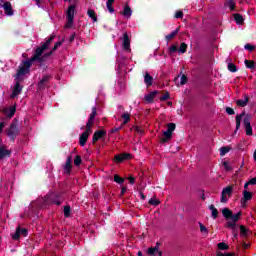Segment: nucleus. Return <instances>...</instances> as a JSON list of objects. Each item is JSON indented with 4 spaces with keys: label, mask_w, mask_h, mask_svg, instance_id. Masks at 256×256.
Segmentation results:
<instances>
[{
    "label": "nucleus",
    "mask_w": 256,
    "mask_h": 256,
    "mask_svg": "<svg viewBox=\"0 0 256 256\" xmlns=\"http://www.w3.org/2000/svg\"><path fill=\"white\" fill-rule=\"evenodd\" d=\"M252 199H253V193H251L250 191L244 190L242 201H244L245 203L247 201H251Z\"/></svg>",
    "instance_id": "393cba45"
},
{
    "label": "nucleus",
    "mask_w": 256,
    "mask_h": 256,
    "mask_svg": "<svg viewBox=\"0 0 256 256\" xmlns=\"http://www.w3.org/2000/svg\"><path fill=\"white\" fill-rule=\"evenodd\" d=\"M244 49H246V51H250V53H251V52L255 51V46L251 45V44H246L244 46Z\"/></svg>",
    "instance_id": "603ef678"
},
{
    "label": "nucleus",
    "mask_w": 256,
    "mask_h": 256,
    "mask_svg": "<svg viewBox=\"0 0 256 256\" xmlns=\"http://www.w3.org/2000/svg\"><path fill=\"white\" fill-rule=\"evenodd\" d=\"M87 15L90 17V19H92V21H94V23H97V14H95V10L89 9L87 11Z\"/></svg>",
    "instance_id": "2f4dec72"
},
{
    "label": "nucleus",
    "mask_w": 256,
    "mask_h": 256,
    "mask_svg": "<svg viewBox=\"0 0 256 256\" xmlns=\"http://www.w3.org/2000/svg\"><path fill=\"white\" fill-rule=\"evenodd\" d=\"M114 181L115 183H118V185L125 183V179L121 178L118 174L114 175Z\"/></svg>",
    "instance_id": "4c0bfd02"
},
{
    "label": "nucleus",
    "mask_w": 256,
    "mask_h": 256,
    "mask_svg": "<svg viewBox=\"0 0 256 256\" xmlns=\"http://www.w3.org/2000/svg\"><path fill=\"white\" fill-rule=\"evenodd\" d=\"M122 119H124V121L122 122V126L123 125H127V123H129V121H131V114H129V112H124L121 115Z\"/></svg>",
    "instance_id": "c756f323"
},
{
    "label": "nucleus",
    "mask_w": 256,
    "mask_h": 256,
    "mask_svg": "<svg viewBox=\"0 0 256 256\" xmlns=\"http://www.w3.org/2000/svg\"><path fill=\"white\" fill-rule=\"evenodd\" d=\"M149 205H153L154 207H157V205H160V201L157 200V199H153L151 198L149 201H148Z\"/></svg>",
    "instance_id": "49530a36"
},
{
    "label": "nucleus",
    "mask_w": 256,
    "mask_h": 256,
    "mask_svg": "<svg viewBox=\"0 0 256 256\" xmlns=\"http://www.w3.org/2000/svg\"><path fill=\"white\" fill-rule=\"evenodd\" d=\"M54 52H55V51L51 50L50 52L45 53L44 55L42 54L41 57H43V58H44V61H45V58H46V57H51V55H53Z\"/></svg>",
    "instance_id": "680f3d73"
},
{
    "label": "nucleus",
    "mask_w": 256,
    "mask_h": 256,
    "mask_svg": "<svg viewBox=\"0 0 256 256\" xmlns=\"http://www.w3.org/2000/svg\"><path fill=\"white\" fill-rule=\"evenodd\" d=\"M241 215H243V212L239 211L238 213L236 214H233L231 215L230 219L231 221H233L234 223H237V221H239Z\"/></svg>",
    "instance_id": "f704fd0d"
},
{
    "label": "nucleus",
    "mask_w": 256,
    "mask_h": 256,
    "mask_svg": "<svg viewBox=\"0 0 256 256\" xmlns=\"http://www.w3.org/2000/svg\"><path fill=\"white\" fill-rule=\"evenodd\" d=\"M159 95V91L155 90L150 92L149 94L144 96L145 101H147V103H153L155 101V97Z\"/></svg>",
    "instance_id": "dca6fc26"
},
{
    "label": "nucleus",
    "mask_w": 256,
    "mask_h": 256,
    "mask_svg": "<svg viewBox=\"0 0 256 256\" xmlns=\"http://www.w3.org/2000/svg\"><path fill=\"white\" fill-rule=\"evenodd\" d=\"M11 153V150H7L5 146L0 147V161H2V159H9Z\"/></svg>",
    "instance_id": "2eb2a0df"
},
{
    "label": "nucleus",
    "mask_w": 256,
    "mask_h": 256,
    "mask_svg": "<svg viewBox=\"0 0 256 256\" xmlns=\"http://www.w3.org/2000/svg\"><path fill=\"white\" fill-rule=\"evenodd\" d=\"M243 117H245V112L236 115V131H239V129H241V120L243 119Z\"/></svg>",
    "instance_id": "5701e85b"
},
{
    "label": "nucleus",
    "mask_w": 256,
    "mask_h": 256,
    "mask_svg": "<svg viewBox=\"0 0 256 256\" xmlns=\"http://www.w3.org/2000/svg\"><path fill=\"white\" fill-rule=\"evenodd\" d=\"M64 217H71V206H64Z\"/></svg>",
    "instance_id": "79ce46f5"
},
{
    "label": "nucleus",
    "mask_w": 256,
    "mask_h": 256,
    "mask_svg": "<svg viewBox=\"0 0 256 256\" xmlns=\"http://www.w3.org/2000/svg\"><path fill=\"white\" fill-rule=\"evenodd\" d=\"M233 211H231V209L229 208H223L222 209V215L223 217L229 221V219H231V215H232Z\"/></svg>",
    "instance_id": "bb28decb"
},
{
    "label": "nucleus",
    "mask_w": 256,
    "mask_h": 256,
    "mask_svg": "<svg viewBox=\"0 0 256 256\" xmlns=\"http://www.w3.org/2000/svg\"><path fill=\"white\" fill-rule=\"evenodd\" d=\"M199 227H200L201 233H209V230L205 225H203V223L199 222Z\"/></svg>",
    "instance_id": "8fccbe9b"
},
{
    "label": "nucleus",
    "mask_w": 256,
    "mask_h": 256,
    "mask_svg": "<svg viewBox=\"0 0 256 256\" xmlns=\"http://www.w3.org/2000/svg\"><path fill=\"white\" fill-rule=\"evenodd\" d=\"M247 103H249V95L247 94L244 95V100L242 99L236 100V105L238 107H247Z\"/></svg>",
    "instance_id": "6ab92c4d"
},
{
    "label": "nucleus",
    "mask_w": 256,
    "mask_h": 256,
    "mask_svg": "<svg viewBox=\"0 0 256 256\" xmlns=\"http://www.w3.org/2000/svg\"><path fill=\"white\" fill-rule=\"evenodd\" d=\"M5 133L7 137H9L10 141L15 143V139H17V136L20 133L19 130V120L16 118L11 122L10 127L5 130Z\"/></svg>",
    "instance_id": "7ed1b4c3"
},
{
    "label": "nucleus",
    "mask_w": 256,
    "mask_h": 256,
    "mask_svg": "<svg viewBox=\"0 0 256 256\" xmlns=\"http://www.w3.org/2000/svg\"><path fill=\"white\" fill-rule=\"evenodd\" d=\"M177 51H179L177 45H172L169 47V55H173V53H177Z\"/></svg>",
    "instance_id": "a18cd8bd"
},
{
    "label": "nucleus",
    "mask_w": 256,
    "mask_h": 256,
    "mask_svg": "<svg viewBox=\"0 0 256 256\" xmlns=\"http://www.w3.org/2000/svg\"><path fill=\"white\" fill-rule=\"evenodd\" d=\"M125 193H127V187L123 186L120 192V196L123 197V195H125Z\"/></svg>",
    "instance_id": "774afa93"
},
{
    "label": "nucleus",
    "mask_w": 256,
    "mask_h": 256,
    "mask_svg": "<svg viewBox=\"0 0 256 256\" xmlns=\"http://www.w3.org/2000/svg\"><path fill=\"white\" fill-rule=\"evenodd\" d=\"M179 53H187V43L182 42L178 49Z\"/></svg>",
    "instance_id": "ea45409f"
},
{
    "label": "nucleus",
    "mask_w": 256,
    "mask_h": 256,
    "mask_svg": "<svg viewBox=\"0 0 256 256\" xmlns=\"http://www.w3.org/2000/svg\"><path fill=\"white\" fill-rule=\"evenodd\" d=\"M243 124L245 127L246 135H253V127H251V116L246 115L243 120Z\"/></svg>",
    "instance_id": "1a4fd4ad"
},
{
    "label": "nucleus",
    "mask_w": 256,
    "mask_h": 256,
    "mask_svg": "<svg viewBox=\"0 0 256 256\" xmlns=\"http://www.w3.org/2000/svg\"><path fill=\"white\" fill-rule=\"evenodd\" d=\"M188 81L187 75L183 74L180 78V85H186Z\"/></svg>",
    "instance_id": "3c124183"
},
{
    "label": "nucleus",
    "mask_w": 256,
    "mask_h": 256,
    "mask_svg": "<svg viewBox=\"0 0 256 256\" xmlns=\"http://www.w3.org/2000/svg\"><path fill=\"white\" fill-rule=\"evenodd\" d=\"M229 151H231V147H229V146L221 147L220 148V156L225 157V155H227V153H229Z\"/></svg>",
    "instance_id": "72a5a7b5"
},
{
    "label": "nucleus",
    "mask_w": 256,
    "mask_h": 256,
    "mask_svg": "<svg viewBox=\"0 0 256 256\" xmlns=\"http://www.w3.org/2000/svg\"><path fill=\"white\" fill-rule=\"evenodd\" d=\"M51 79H53L52 75L45 74L42 76V79L37 83L38 91L45 90L46 87H49V83H51Z\"/></svg>",
    "instance_id": "20e7f679"
},
{
    "label": "nucleus",
    "mask_w": 256,
    "mask_h": 256,
    "mask_svg": "<svg viewBox=\"0 0 256 256\" xmlns=\"http://www.w3.org/2000/svg\"><path fill=\"white\" fill-rule=\"evenodd\" d=\"M175 18L176 19H183V11H177L176 13H175Z\"/></svg>",
    "instance_id": "13d9d810"
},
{
    "label": "nucleus",
    "mask_w": 256,
    "mask_h": 256,
    "mask_svg": "<svg viewBox=\"0 0 256 256\" xmlns=\"http://www.w3.org/2000/svg\"><path fill=\"white\" fill-rule=\"evenodd\" d=\"M216 255H217V256H235V254H233V253H226V254H223V252H217Z\"/></svg>",
    "instance_id": "e2e57ef3"
},
{
    "label": "nucleus",
    "mask_w": 256,
    "mask_h": 256,
    "mask_svg": "<svg viewBox=\"0 0 256 256\" xmlns=\"http://www.w3.org/2000/svg\"><path fill=\"white\" fill-rule=\"evenodd\" d=\"M75 37H77V32H74L71 36H70V43H73L75 41Z\"/></svg>",
    "instance_id": "69168bd1"
},
{
    "label": "nucleus",
    "mask_w": 256,
    "mask_h": 256,
    "mask_svg": "<svg viewBox=\"0 0 256 256\" xmlns=\"http://www.w3.org/2000/svg\"><path fill=\"white\" fill-rule=\"evenodd\" d=\"M247 185H256V177L250 179V180L247 182Z\"/></svg>",
    "instance_id": "0e129e2a"
},
{
    "label": "nucleus",
    "mask_w": 256,
    "mask_h": 256,
    "mask_svg": "<svg viewBox=\"0 0 256 256\" xmlns=\"http://www.w3.org/2000/svg\"><path fill=\"white\" fill-rule=\"evenodd\" d=\"M131 159L130 153H121L114 156V161L116 163H123V161H129Z\"/></svg>",
    "instance_id": "ddd939ff"
},
{
    "label": "nucleus",
    "mask_w": 256,
    "mask_h": 256,
    "mask_svg": "<svg viewBox=\"0 0 256 256\" xmlns=\"http://www.w3.org/2000/svg\"><path fill=\"white\" fill-rule=\"evenodd\" d=\"M93 125H95V120L89 118L86 123V127H93Z\"/></svg>",
    "instance_id": "bf43d9fd"
},
{
    "label": "nucleus",
    "mask_w": 256,
    "mask_h": 256,
    "mask_svg": "<svg viewBox=\"0 0 256 256\" xmlns=\"http://www.w3.org/2000/svg\"><path fill=\"white\" fill-rule=\"evenodd\" d=\"M15 85L11 94V98L15 99V97L21 95V92L23 91V86H21V81H23V79H21V77H17L15 78Z\"/></svg>",
    "instance_id": "39448f33"
},
{
    "label": "nucleus",
    "mask_w": 256,
    "mask_h": 256,
    "mask_svg": "<svg viewBox=\"0 0 256 256\" xmlns=\"http://www.w3.org/2000/svg\"><path fill=\"white\" fill-rule=\"evenodd\" d=\"M121 129H123L122 124L118 127V128H114L111 130V133H117V131H121Z\"/></svg>",
    "instance_id": "338daca9"
},
{
    "label": "nucleus",
    "mask_w": 256,
    "mask_h": 256,
    "mask_svg": "<svg viewBox=\"0 0 256 256\" xmlns=\"http://www.w3.org/2000/svg\"><path fill=\"white\" fill-rule=\"evenodd\" d=\"M27 237V235H29V230H27L26 228H20V226H18L16 228L15 233L12 235V239L14 241H17L20 237Z\"/></svg>",
    "instance_id": "6e6552de"
},
{
    "label": "nucleus",
    "mask_w": 256,
    "mask_h": 256,
    "mask_svg": "<svg viewBox=\"0 0 256 256\" xmlns=\"http://www.w3.org/2000/svg\"><path fill=\"white\" fill-rule=\"evenodd\" d=\"M222 165H223L225 171H233V168L229 165V163L227 161H224L222 163Z\"/></svg>",
    "instance_id": "09e8293b"
},
{
    "label": "nucleus",
    "mask_w": 256,
    "mask_h": 256,
    "mask_svg": "<svg viewBox=\"0 0 256 256\" xmlns=\"http://www.w3.org/2000/svg\"><path fill=\"white\" fill-rule=\"evenodd\" d=\"M83 133H86V135H88V137H89V135H90L91 133H93V127H91V126H86V130H85Z\"/></svg>",
    "instance_id": "6e6d98bb"
},
{
    "label": "nucleus",
    "mask_w": 256,
    "mask_h": 256,
    "mask_svg": "<svg viewBox=\"0 0 256 256\" xmlns=\"http://www.w3.org/2000/svg\"><path fill=\"white\" fill-rule=\"evenodd\" d=\"M240 235H241V237H248L249 229H247V227H245L244 225H241L240 226Z\"/></svg>",
    "instance_id": "473e14b6"
},
{
    "label": "nucleus",
    "mask_w": 256,
    "mask_h": 256,
    "mask_svg": "<svg viewBox=\"0 0 256 256\" xmlns=\"http://www.w3.org/2000/svg\"><path fill=\"white\" fill-rule=\"evenodd\" d=\"M218 249H220V251H227V249H229V245L225 242H220L218 243Z\"/></svg>",
    "instance_id": "58836bf2"
},
{
    "label": "nucleus",
    "mask_w": 256,
    "mask_h": 256,
    "mask_svg": "<svg viewBox=\"0 0 256 256\" xmlns=\"http://www.w3.org/2000/svg\"><path fill=\"white\" fill-rule=\"evenodd\" d=\"M107 135V131L105 130H97L94 132L93 137H92V143L95 145L99 139H103Z\"/></svg>",
    "instance_id": "f8f14e48"
},
{
    "label": "nucleus",
    "mask_w": 256,
    "mask_h": 256,
    "mask_svg": "<svg viewBox=\"0 0 256 256\" xmlns=\"http://www.w3.org/2000/svg\"><path fill=\"white\" fill-rule=\"evenodd\" d=\"M61 203V194L53 192L38 200L37 205L40 209H45V207H49V205H57L59 207Z\"/></svg>",
    "instance_id": "f03ea898"
},
{
    "label": "nucleus",
    "mask_w": 256,
    "mask_h": 256,
    "mask_svg": "<svg viewBox=\"0 0 256 256\" xmlns=\"http://www.w3.org/2000/svg\"><path fill=\"white\" fill-rule=\"evenodd\" d=\"M144 83L147 87H151V85H153V76H151L149 73H146L144 76Z\"/></svg>",
    "instance_id": "b1692460"
},
{
    "label": "nucleus",
    "mask_w": 256,
    "mask_h": 256,
    "mask_svg": "<svg viewBox=\"0 0 256 256\" xmlns=\"http://www.w3.org/2000/svg\"><path fill=\"white\" fill-rule=\"evenodd\" d=\"M171 139H173V134H171V132L166 130L165 132H163V136L160 139V142L161 143H168V141H171Z\"/></svg>",
    "instance_id": "a211bd4d"
},
{
    "label": "nucleus",
    "mask_w": 256,
    "mask_h": 256,
    "mask_svg": "<svg viewBox=\"0 0 256 256\" xmlns=\"http://www.w3.org/2000/svg\"><path fill=\"white\" fill-rule=\"evenodd\" d=\"M208 209L212 212L213 219H217L219 217V210L215 208V205L211 204L208 206Z\"/></svg>",
    "instance_id": "c85d7f7f"
},
{
    "label": "nucleus",
    "mask_w": 256,
    "mask_h": 256,
    "mask_svg": "<svg viewBox=\"0 0 256 256\" xmlns=\"http://www.w3.org/2000/svg\"><path fill=\"white\" fill-rule=\"evenodd\" d=\"M228 71H230V73H237V65H235L233 63H229L228 64Z\"/></svg>",
    "instance_id": "c03bdc74"
},
{
    "label": "nucleus",
    "mask_w": 256,
    "mask_h": 256,
    "mask_svg": "<svg viewBox=\"0 0 256 256\" xmlns=\"http://www.w3.org/2000/svg\"><path fill=\"white\" fill-rule=\"evenodd\" d=\"M55 41V34L50 35V37L41 44V46H38L35 51L34 55L28 59L22 62V65L19 67L16 77H23V75H27L29 71H31V65L35 63V61H38V63H44L45 59L41 57L47 49H49V45Z\"/></svg>",
    "instance_id": "f257e3e1"
},
{
    "label": "nucleus",
    "mask_w": 256,
    "mask_h": 256,
    "mask_svg": "<svg viewBox=\"0 0 256 256\" xmlns=\"http://www.w3.org/2000/svg\"><path fill=\"white\" fill-rule=\"evenodd\" d=\"M247 69H255V61L253 60H245L244 61Z\"/></svg>",
    "instance_id": "c9c22d12"
},
{
    "label": "nucleus",
    "mask_w": 256,
    "mask_h": 256,
    "mask_svg": "<svg viewBox=\"0 0 256 256\" xmlns=\"http://www.w3.org/2000/svg\"><path fill=\"white\" fill-rule=\"evenodd\" d=\"M122 47L124 51H131V40L129 39V34H127V32L123 34Z\"/></svg>",
    "instance_id": "4468645a"
},
{
    "label": "nucleus",
    "mask_w": 256,
    "mask_h": 256,
    "mask_svg": "<svg viewBox=\"0 0 256 256\" xmlns=\"http://www.w3.org/2000/svg\"><path fill=\"white\" fill-rule=\"evenodd\" d=\"M75 9H76L75 5H70L67 9V12H66V17L68 21L67 27L73 26V19H75Z\"/></svg>",
    "instance_id": "0eeeda50"
},
{
    "label": "nucleus",
    "mask_w": 256,
    "mask_h": 256,
    "mask_svg": "<svg viewBox=\"0 0 256 256\" xmlns=\"http://www.w3.org/2000/svg\"><path fill=\"white\" fill-rule=\"evenodd\" d=\"M81 163H83V159L81 158V156L76 155V157L74 158V165L76 167H79Z\"/></svg>",
    "instance_id": "a19ab883"
},
{
    "label": "nucleus",
    "mask_w": 256,
    "mask_h": 256,
    "mask_svg": "<svg viewBox=\"0 0 256 256\" xmlns=\"http://www.w3.org/2000/svg\"><path fill=\"white\" fill-rule=\"evenodd\" d=\"M179 27L176 28L174 31H172L170 34L165 36V39L167 41H171V39H175V37H177L178 33H179Z\"/></svg>",
    "instance_id": "cd10ccee"
},
{
    "label": "nucleus",
    "mask_w": 256,
    "mask_h": 256,
    "mask_svg": "<svg viewBox=\"0 0 256 256\" xmlns=\"http://www.w3.org/2000/svg\"><path fill=\"white\" fill-rule=\"evenodd\" d=\"M63 45V40L58 41L54 44V47L52 48V51H57V49H59V47H61Z\"/></svg>",
    "instance_id": "864d4df0"
},
{
    "label": "nucleus",
    "mask_w": 256,
    "mask_h": 256,
    "mask_svg": "<svg viewBox=\"0 0 256 256\" xmlns=\"http://www.w3.org/2000/svg\"><path fill=\"white\" fill-rule=\"evenodd\" d=\"M113 3H115V0H107L106 2V7L109 13H115V8L113 7Z\"/></svg>",
    "instance_id": "7c9ffc66"
},
{
    "label": "nucleus",
    "mask_w": 256,
    "mask_h": 256,
    "mask_svg": "<svg viewBox=\"0 0 256 256\" xmlns=\"http://www.w3.org/2000/svg\"><path fill=\"white\" fill-rule=\"evenodd\" d=\"M171 95L169 94V92H166L163 96H161L159 99L160 101H167L168 99H170Z\"/></svg>",
    "instance_id": "5fc2aeb1"
},
{
    "label": "nucleus",
    "mask_w": 256,
    "mask_h": 256,
    "mask_svg": "<svg viewBox=\"0 0 256 256\" xmlns=\"http://www.w3.org/2000/svg\"><path fill=\"white\" fill-rule=\"evenodd\" d=\"M160 245H161L160 242H157L155 247L148 248V251H147L148 255H151V256L155 255L157 251H159Z\"/></svg>",
    "instance_id": "a878e982"
},
{
    "label": "nucleus",
    "mask_w": 256,
    "mask_h": 256,
    "mask_svg": "<svg viewBox=\"0 0 256 256\" xmlns=\"http://www.w3.org/2000/svg\"><path fill=\"white\" fill-rule=\"evenodd\" d=\"M16 111H17V107L11 106L10 108L4 109V114L6 115V117H8V119H12Z\"/></svg>",
    "instance_id": "f3484780"
},
{
    "label": "nucleus",
    "mask_w": 256,
    "mask_h": 256,
    "mask_svg": "<svg viewBox=\"0 0 256 256\" xmlns=\"http://www.w3.org/2000/svg\"><path fill=\"white\" fill-rule=\"evenodd\" d=\"M226 113L228 115H235V110L231 107H226Z\"/></svg>",
    "instance_id": "4d7b16f0"
},
{
    "label": "nucleus",
    "mask_w": 256,
    "mask_h": 256,
    "mask_svg": "<svg viewBox=\"0 0 256 256\" xmlns=\"http://www.w3.org/2000/svg\"><path fill=\"white\" fill-rule=\"evenodd\" d=\"M237 222H227L226 227L230 228V229H235V225Z\"/></svg>",
    "instance_id": "052dcab7"
},
{
    "label": "nucleus",
    "mask_w": 256,
    "mask_h": 256,
    "mask_svg": "<svg viewBox=\"0 0 256 256\" xmlns=\"http://www.w3.org/2000/svg\"><path fill=\"white\" fill-rule=\"evenodd\" d=\"M226 7H229L230 11H235V0H228Z\"/></svg>",
    "instance_id": "e433bc0d"
},
{
    "label": "nucleus",
    "mask_w": 256,
    "mask_h": 256,
    "mask_svg": "<svg viewBox=\"0 0 256 256\" xmlns=\"http://www.w3.org/2000/svg\"><path fill=\"white\" fill-rule=\"evenodd\" d=\"M122 15L124 17H127V19H129L131 17V15H133V10H131V7L128 4H126L124 6V10L122 12Z\"/></svg>",
    "instance_id": "412c9836"
},
{
    "label": "nucleus",
    "mask_w": 256,
    "mask_h": 256,
    "mask_svg": "<svg viewBox=\"0 0 256 256\" xmlns=\"http://www.w3.org/2000/svg\"><path fill=\"white\" fill-rule=\"evenodd\" d=\"M1 7H3L4 13L8 17H13V15L15 14L13 12V6L11 5V2H9V1L3 2Z\"/></svg>",
    "instance_id": "9b49d317"
},
{
    "label": "nucleus",
    "mask_w": 256,
    "mask_h": 256,
    "mask_svg": "<svg viewBox=\"0 0 256 256\" xmlns=\"http://www.w3.org/2000/svg\"><path fill=\"white\" fill-rule=\"evenodd\" d=\"M64 173L71 175V169H73V157L68 156L65 164L63 165Z\"/></svg>",
    "instance_id": "9d476101"
},
{
    "label": "nucleus",
    "mask_w": 256,
    "mask_h": 256,
    "mask_svg": "<svg viewBox=\"0 0 256 256\" xmlns=\"http://www.w3.org/2000/svg\"><path fill=\"white\" fill-rule=\"evenodd\" d=\"M177 128V125L175 123H169L167 125V131L173 134V131Z\"/></svg>",
    "instance_id": "37998d69"
},
{
    "label": "nucleus",
    "mask_w": 256,
    "mask_h": 256,
    "mask_svg": "<svg viewBox=\"0 0 256 256\" xmlns=\"http://www.w3.org/2000/svg\"><path fill=\"white\" fill-rule=\"evenodd\" d=\"M233 195V186H227L223 188L220 198V203H227L229 201L228 197H231Z\"/></svg>",
    "instance_id": "423d86ee"
},
{
    "label": "nucleus",
    "mask_w": 256,
    "mask_h": 256,
    "mask_svg": "<svg viewBox=\"0 0 256 256\" xmlns=\"http://www.w3.org/2000/svg\"><path fill=\"white\" fill-rule=\"evenodd\" d=\"M88 139H89V135H87V133L82 132V134L79 137V145L81 147H85V145H87Z\"/></svg>",
    "instance_id": "aec40b11"
},
{
    "label": "nucleus",
    "mask_w": 256,
    "mask_h": 256,
    "mask_svg": "<svg viewBox=\"0 0 256 256\" xmlns=\"http://www.w3.org/2000/svg\"><path fill=\"white\" fill-rule=\"evenodd\" d=\"M234 21L237 23V25H243L245 23V18H243V15L239 13L233 14Z\"/></svg>",
    "instance_id": "4be33fe9"
},
{
    "label": "nucleus",
    "mask_w": 256,
    "mask_h": 256,
    "mask_svg": "<svg viewBox=\"0 0 256 256\" xmlns=\"http://www.w3.org/2000/svg\"><path fill=\"white\" fill-rule=\"evenodd\" d=\"M95 117H97V108H96V107H93V108H92V112H91V114H90V116H89V119H92V120L95 121Z\"/></svg>",
    "instance_id": "de8ad7c7"
}]
</instances>
